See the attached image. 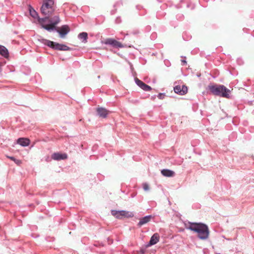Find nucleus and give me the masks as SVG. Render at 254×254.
I'll use <instances>...</instances> for the list:
<instances>
[{
    "label": "nucleus",
    "mask_w": 254,
    "mask_h": 254,
    "mask_svg": "<svg viewBox=\"0 0 254 254\" xmlns=\"http://www.w3.org/2000/svg\"><path fill=\"white\" fill-rule=\"evenodd\" d=\"M161 174L164 176L171 177L174 176L175 172L169 169H163L161 171Z\"/></svg>",
    "instance_id": "14"
},
{
    "label": "nucleus",
    "mask_w": 254,
    "mask_h": 254,
    "mask_svg": "<svg viewBox=\"0 0 254 254\" xmlns=\"http://www.w3.org/2000/svg\"><path fill=\"white\" fill-rule=\"evenodd\" d=\"M29 12L30 15L34 18H37L39 16L38 13L32 7L29 8Z\"/></svg>",
    "instance_id": "19"
},
{
    "label": "nucleus",
    "mask_w": 254,
    "mask_h": 254,
    "mask_svg": "<svg viewBox=\"0 0 254 254\" xmlns=\"http://www.w3.org/2000/svg\"><path fill=\"white\" fill-rule=\"evenodd\" d=\"M208 88L213 95L227 98L230 97V90L223 85H209Z\"/></svg>",
    "instance_id": "2"
},
{
    "label": "nucleus",
    "mask_w": 254,
    "mask_h": 254,
    "mask_svg": "<svg viewBox=\"0 0 254 254\" xmlns=\"http://www.w3.org/2000/svg\"><path fill=\"white\" fill-rule=\"evenodd\" d=\"M181 62H182V64L183 65H186L187 64V62L186 60H183L181 61Z\"/></svg>",
    "instance_id": "26"
},
{
    "label": "nucleus",
    "mask_w": 254,
    "mask_h": 254,
    "mask_svg": "<svg viewBox=\"0 0 254 254\" xmlns=\"http://www.w3.org/2000/svg\"><path fill=\"white\" fill-rule=\"evenodd\" d=\"M54 4V0H43V2L41 7L42 14L47 16V18H49L55 10Z\"/></svg>",
    "instance_id": "3"
},
{
    "label": "nucleus",
    "mask_w": 254,
    "mask_h": 254,
    "mask_svg": "<svg viewBox=\"0 0 254 254\" xmlns=\"http://www.w3.org/2000/svg\"><path fill=\"white\" fill-rule=\"evenodd\" d=\"M143 189L145 191H148L149 190V185L147 183L143 184Z\"/></svg>",
    "instance_id": "23"
},
{
    "label": "nucleus",
    "mask_w": 254,
    "mask_h": 254,
    "mask_svg": "<svg viewBox=\"0 0 254 254\" xmlns=\"http://www.w3.org/2000/svg\"><path fill=\"white\" fill-rule=\"evenodd\" d=\"M134 80H135V83L140 88H141V86H142V85L144 84V82H143L142 81L140 80L137 78H135Z\"/></svg>",
    "instance_id": "22"
},
{
    "label": "nucleus",
    "mask_w": 254,
    "mask_h": 254,
    "mask_svg": "<svg viewBox=\"0 0 254 254\" xmlns=\"http://www.w3.org/2000/svg\"><path fill=\"white\" fill-rule=\"evenodd\" d=\"M152 218L151 215H147L144 217L141 218L139 222L138 223V226H141L149 222Z\"/></svg>",
    "instance_id": "13"
},
{
    "label": "nucleus",
    "mask_w": 254,
    "mask_h": 254,
    "mask_svg": "<svg viewBox=\"0 0 254 254\" xmlns=\"http://www.w3.org/2000/svg\"><path fill=\"white\" fill-rule=\"evenodd\" d=\"M13 161L15 162V163H16L17 165H19L21 164V161L20 160L15 159Z\"/></svg>",
    "instance_id": "25"
},
{
    "label": "nucleus",
    "mask_w": 254,
    "mask_h": 254,
    "mask_svg": "<svg viewBox=\"0 0 254 254\" xmlns=\"http://www.w3.org/2000/svg\"><path fill=\"white\" fill-rule=\"evenodd\" d=\"M104 44L106 45H109L114 48H123V45L120 42L112 38H108L104 41Z\"/></svg>",
    "instance_id": "6"
},
{
    "label": "nucleus",
    "mask_w": 254,
    "mask_h": 254,
    "mask_svg": "<svg viewBox=\"0 0 254 254\" xmlns=\"http://www.w3.org/2000/svg\"><path fill=\"white\" fill-rule=\"evenodd\" d=\"M141 88L145 91H150L152 89L150 86L146 84L145 83L142 85Z\"/></svg>",
    "instance_id": "21"
},
{
    "label": "nucleus",
    "mask_w": 254,
    "mask_h": 254,
    "mask_svg": "<svg viewBox=\"0 0 254 254\" xmlns=\"http://www.w3.org/2000/svg\"><path fill=\"white\" fill-rule=\"evenodd\" d=\"M120 3V2H117L115 5H114V7H116L118 4H119Z\"/></svg>",
    "instance_id": "28"
},
{
    "label": "nucleus",
    "mask_w": 254,
    "mask_h": 254,
    "mask_svg": "<svg viewBox=\"0 0 254 254\" xmlns=\"http://www.w3.org/2000/svg\"><path fill=\"white\" fill-rule=\"evenodd\" d=\"M43 28L47 30L48 31H51L52 30H54L56 29V27L54 26H53L52 24L49 25H44L42 24V27Z\"/></svg>",
    "instance_id": "18"
},
{
    "label": "nucleus",
    "mask_w": 254,
    "mask_h": 254,
    "mask_svg": "<svg viewBox=\"0 0 254 254\" xmlns=\"http://www.w3.org/2000/svg\"><path fill=\"white\" fill-rule=\"evenodd\" d=\"M78 38L84 43L87 42L88 34L86 32H82L78 34Z\"/></svg>",
    "instance_id": "17"
},
{
    "label": "nucleus",
    "mask_w": 254,
    "mask_h": 254,
    "mask_svg": "<svg viewBox=\"0 0 254 254\" xmlns=\"http://www.w3.org/2000/svg\"><path fill=\"white\" fill-rule=\"evenodd\" d=\"M98 115L101 118H105L109 114V111L102 107H98L96 109Z\"/></svg>",
    "instance_id": "9"
},
{
    "label": "nucleus",
    "mask_w": 254,
    "mask_h": 254,
    "mask_svg": "<svg viewBox=\"0 0 254 254\" xmlns=\"http://www.w3.org/2000/svg\"><path fill=\"white\" fill-rule=\"evenodd\" d=\"M0 54L4 58H8L9 55L8 50L4 46L0 45Z\"/></svg>",
    "instance_id": "16"
},
{
    "label": "nucleus",
    "mask_w": 254,
    "mask_h": 254,
    "mask_svg": "<svg viewBox=\"0 0 254 254\" xmlns=\"http://www.w3.org/2000/svg\"><path fill=\"white\" fill-rule=\"evenodd\" d=\"M38 21L39 23L41 25V27H42V24H44V22L47 20L49 19V18H47V16H45L44 18H40L39 16L37 18Z\"/></svg>",
    "instance_id": "20"
},
{
    "label": "nucleus",
    "mask_w": 254,
    "mask_h": 254,
    "mask_svg": "<svg viewBox=\"0 0 254 254\" xmlns=\"http://www.w3.org/2000/svg\"><path fill=\"white\" fill-rule=\"evenodd\" d=\"M6 157L11 159V160H12L13 161L14 160V159H15L14 157H12V156H6Z\"/></svg>",
    "instance_id": "27"
},
{
    "label": "nucleus",
    "mask_w": 254,
    "mask_h": 254,
    "mask_svg": "<svg viewBox=\"0 0 254 254\" xmlns=\"http://www.w3.org/2000/svg\"><path fill=\"white\" fill-rule=\"evenodd\" d=\"M41 42L48 47L60 51H68L70 48L64 44L57 43L49 40L43 39L41 40Z\"/></svg>",
    "instance_id": "4"
},
{
    "label": "nucleus",
    "mask_w": 254,
    "mask_h": 254,
    "mask_svg": "<svg viewBox=\"0 0 254 254\" xmlns=\"http://www.w3.org/2000/svg\"><path fill=\"white\" fill-rule=\"evenodd\" d=\"M17 143L22 146H27L30 143V140L28 138H19L17 140Z\"/></svg>",
    "instance_id": "12"
},
{
    "label": "nucleus",
    "mask_w": 254,
    "mask_h": 254,
    "mask_svg": "<svg viewBox=\"0 0 254 254\" xmlns=\"http://www.w3.org/2000/svg\"><path fill=\"white\" fill-rule=\"evenodd\" d=\"M60 19L59 16L58 15L55 16L49 19V22H50V24L54 26L57 25L60 22Z\"/></svg>",
    "instance_id": "15"
},
{
    "label": "nucleus",
    "mask_w": 254,
    "mask_h": 254,
    "mask_svg": "<svg viewBox=\"0 0 254 254\" xmlns=\"http://www.w3.org/2000/svg\"><path fill=\"white\" fill-rule=\"evenodd\" d=\"M112 215L118 219H122L123 217L131 218L134 216L132 212L126 210H112Z\"/></svg>",
    "instance_id": "5"
},
{
    "label": "nucleus",
    "mask_w": 254,
    "mask_h": 254,
    "mask_svg": "<svg viewBox=\"0 0 254 254\" xmlns=\"http://www.w3.org/2000/svg\"><path fill=\"white\" fill-rule=\"evenodd\" d=\"M174 92L180 95H184L188 92V88L185 85H177L174 88Z\"/></svg>",
    "instance_id": "7"
},
{
    "label": "nucleus",
    "mask_w": 254,
    "mask_h": 254,
    "mask_svg": "<svg viewBox=\"0 0 254 254\" xmlns=\"http://www.w3.org/2000/svg\"><path fill=\"white\" fill-rule=\"evenodd\" d=\"M67 158V155L65 153H55L52 155V158L55 160H64Z\"/></svg>",
    "instance_id": "10"
},
{
    "label": "nucleus",
    "mask_w": 254,
    "mask_h": 254,
    "mask_svg": "<svg viewBox=\"0 0 254 254\" xmlns=\"http://www.w3.org/2000/svg\"><path fill=\"white\" fill-rule=\"evenodd\" d=\"M165 94L163 93H159L158 95V98L160 99H163L164 98Z\"/></svg>",
    "instance_id": "24"
},
{
    "label": "nucleus",
    "mask_w": 254,
    "mask_h": 254,
    "mask_svg": "<svg viewBox=\"0 0 254 254\" xmlns=\"http://www.w3.org/2000/svg\"><path fill=\"white\" fill-rule=\"evenodd\" d=\"M184 225L187 229L196 232L200 239L206 240L208 238L209 231L206 225L201 223L185 222Z\"/></svg>",
    "instance_id": "1"
},
{
    "label": "nucleus",
    "mask_w": 254,
    "mask_h": 254,
    "mask_svg": "<svg viewBox=\"0 0 254 254\" xmlns=\"http://www.w3.org/2000/svg\"><path fill=\"white\" fill-rule=\"evenodd\" d=\"M61 38H63L69 32V28L66 25H63L60 29L57 30Z\"/></svg>",
    "instance_id": "8"
},
{
    "label": "nucleus",
    "mask_w": 254,
    "mask_h": 254,
    "mask_svg": "<svg viewBox=\"0 0 254 254\" xmlns=\"http://www.w3.org/2000/svg\"><path fill=\"white\" fill-rule=\"evenodd\" d=\"M159 240V236L157 233H155L151 237L148 244V246H151L157 243Z\"/></svg>",
    "instance_id": "11"
}]
</instances>
